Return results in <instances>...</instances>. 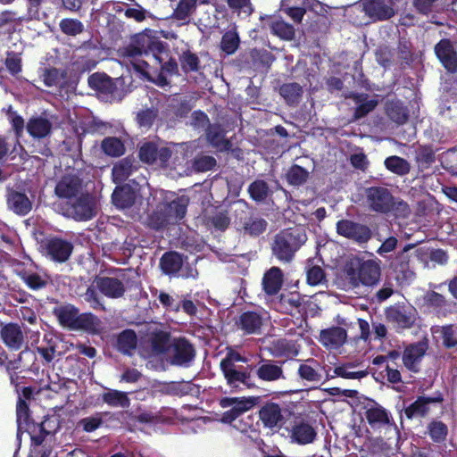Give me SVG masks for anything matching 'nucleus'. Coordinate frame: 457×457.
<instances>
[{
    "mask_svg": "<svg viewBox=\"0 0 457 457\" xmlns=\"http://www.w3.org/2000/svg\"><path fill=\"white\" fill-rule=\"evenodd\" d=\"M170 363L176 366H188L195 357V346L186 337L174 338L170 345Z\"/></svg>",
    "mask_w": 457,
    "mask_h": 457,
    "instance_id": "15",
    "label": "nucleus"
},
{
    "mask_svg": "<svg viewBox=\"0 0 457 457\" xmlns=\"http://www.w3.org/2000/svg\"><path fill=\"white\" fill-rule=\"evenodd\" d=\"M54 313L62 327L93 334L99 331L100 320L91 312L79 313V309L72 304L55 308Z\"/></svg>",
    "mask_w": 457,
    "mask_h": 457,
    "instance_id": "4",
    "label": "nucleus"
},
{
    "mask_svg": "<svg viewBox=\"0 0 457 457\" xmlns=\"http://www.w3.org/2000/svg\"><path fill=\"white\" fill-rule=\"evenodd\" d=\"M220 369L230 392L235 393L243 388L255 386L253 366L248 364V358L239 352L228 349L220 362Z\"/></svg>",
    "mask_w": 457,
    "mask_h": 457,
    "instance_id": "1",
    "label": "nucleus"
},
{
    "mask_svg": "<svg viewBox=\"0 0 457 457\" xmlns=\"http://www.w3.org/2000/svg\"><path fill=\"white\" fill-rule=\"evenodd\" d=\"M82 189V179L79 175L67 173L61 177L54 187V194L62 199L76 197Z\"/></svg>",
    "mask_w": 457,
    "mask_h": 457,
    "instance_id": "17",
    "label": "nucleus"
},
{
    "mask_svg": "<svg viewBox=\"0 0 457 457\" xmlns=\"http://www.w3.org/2000/svg\"><path fill=\"white\" fill-rule=\"evenodd\" d=\"M185 256L176 251H167L160 258L159 266L162 272L170 278H179L182 270Z\"/></svg>",
    "mask_w": 457,
    "mask_h": 457,
    "instance_id": "23",
    "label": "nucleus"
},
{
    "mask_svg": "<svg viewBox=\"0 0 457 457\" xmlns=\"http://www.w3.org/2000/svg\"><path fill=\"white\" fill-rule=\"evenodd\" d=\"M198 0H179L171 17L177 21H186L197 8Z\"/></svg>",
    "mask_w": 457,
    "mask_h": 457,
    "instance_id": "53",
    "label": "nucleus"
},
{
    "mask_svg": "<svg viewBox=\"0 0 457 457\" xmlns=\"http://www.w3.org/2000/svg\"><path fill=\"white\" fill-rule=\"evenodd\" d=\"M346 330L338 326L322 329L320 334V342L327 347L337 348L346 340Z\"/></svg>",
    "mask_w": 457,
    "mask_h": 457,
    "instance_id": "33",
    "label": "nucleus"
},
{
    "mask_svg": "<svg viewBox=\"0 0 457 457\" xmlns=\"http://www.w3.org/2000/svg\"><path fill=\"white\" fill-rule=\"evenodd\" d=\"M21 280L32 290H39L46 287L47 281L37 272L22 270L19 272Z\"/></svg>",
    "mask_w": 457,
    "mask_h": 457,
    "instance_id": "61",
    "label": "nucleus"
},
{
    "mask_svg": "<svg viewBox=\"0 0 457 457\" xmlns=\"http://www.w3.org/2000/svg\"><path fill=\"white\" fill-rule=\"evenodd\" d=\"M270 28L271 32L282 39L291 40L295 37V28L293 25L280 19H275L270 21Z\"/></svg>",
    "mask_w": 457,
    "mask_h": 457,
    "instance_id": "54",
    "label": "nucleus"
},
{
    "mask_svg": "<svg viewBox=\"0 0 457 457\" xmlns=\"http://www.w3.org/2000/svg\"><path fill=\"white\" fill-rule=\"evenodd\" d=\"M115 419V414L111 411H99L92 416L81 419L79 425L82 427L85 432L91 433L99 428L104 420Z\"/></svg>",
    "mask_w": 457,
    "mask_h": 457,
    "instance_id": "41",
    "label": "nucleus"
},
{
    "mask_svg": "<svg viewBox=\"0 0 457 457\" xmlns=\"http://www.w3.org/2000/svg\"><path fill=\"white\" fill-rule=\"evenodd\" d=\"M160 204L164 211L167 212L172 221L177 223L181 220L187 213L189 197L184 195H179L170 202L162 203Z\"/></svg>",
    "mask_w": 457,
    "mask_h": 457,
    "instance_id": "29",
    "label": "nucleus"
},
{
    "mask_svg": "<svg viewBox=\"0 0 457 457\" xmlns=\"http://www.w3.org/2000/svg\"><path fill=\"white\" fill-rule=\"evenodd\" d=\"M235 324L245 335H255L261 332L263 318L258 312L245 311L238 316Z\"/></svg>",
    "mask_w": 457,
    "mask_h": 457,
    "instance_id": "22",
    "label": "nucleus"
},
{
    "mask_svg": "<svg viewBox=\"0 0 457 457\" xmlns=\"http://www.w3.org/2000/svg\"><path fill=\"white\" fill-rule=\"evenodd\" d=\"M137 346V337L133 329L127 328L118 334L114 347L124 355L132 356Z\"/></svg>",
    "mask_w": 457,
    "mask_h": 457,
    "instance_id": "32",
    "label": "nucleus"
},
{
    "mask_svg": "<svg viewBox=\"0 0 457 457\" xmlns=\"http://www.w3.org/2000/svg\"><path fill=\"white\" fill-rule=\"evenodd\" d=\"M257 398L255 397H223L220 400V405L222 408L229 410L224 411L221 415L220 421L225 424H231L243 413L250 410L254 404Z\"/></svg>",
    "mask_w": 457,
    "mask_h": 457,
    "instance_id": "13",
    "label": "nucleus"
},
{
    "mask_svg": "<svg viewBox=\"0 0 457 457\" xmlns=\"http://www.w3.org/2000/svg\"><path fill=\"white\" fill-rule=\"evenodd\" d=\"M336 230L339 236L359 245L367 244L372 237V230L368 225L348 219L337 220Z\"/></svg>",
    "mask_w": 457,
    "mask_h": 457,
    "instance_id": "10",
    "label": "nucleus"
},
{
    "mask_svg": "<svg viewBox=\"0 0 457 457\" xmlns=\"http://www.w3.org/2000/svg\"><path fill=\"white\" fill-rule=\"evenodd\" d=\"M170 334L167 331L158 330L151 337V346L156 353H165L170 349Z\"/></svg>",
    "mask_w": 457,
    "mask_h": 457,
    "instance_id": "51",
    "label": "nucleus"
},
{
    "mask_svg": "<svg viewBox=\"0 0 457 457\" xmlns=\"http://www.w3.org/2000/svg\"><path fill=\"white\" fill-rule=\"evenodd\" d=\"M103 402L111 407L127 408L130 404V400L126 392L110 389L102 395Z\"/></svg>",
    "mask_w": 457,
    "mask_h": 457,
    "instance_id": "50",
    "label": "nucleus"
},
{
    "mask_svg": "<svg viewBox=\"0 0 457 457\" xmlns=\"http://www.w3.org/2000/svg\"><path fill=\"white\" fill-rule=\"evenodd\" d=\"M192 108L190 100L187 98H173L168 104L165 116L170 120H179L187 117Z\"/></svg>",
    "mask_w": 457,
    "mask_h": 457,
    "instance_id": "34",
    "label": "nucleus"
},
{
    "mask_svg": "<svg viewBox=\"0 0 457 457\" xmlns=\"http://www.w3.org/2000/svg\"><path fill=\"white\" fill-rule=\"evenodd\" d=\"M415 162L418 170L424 171L436 162V153L430 145H420L415 153Z\"/></svg>",
    "mask_w": 457,
    "mask_h": 457,
    "instance_id": "45",
    "label": "nucleus"
},
{
    "mask_svg": "<svg viewBox=\"0 0 457 457\" xmlns=\"http://www.w3.org/2000/svg\"><path fill=\"white\" fill-rule=\"evenodd\" d=\"M428 350V343L420 341L407 346L403 354V362L411 371L418 372L419 364Z\"/></svg>",
    "mask_w": 457,
    "mask_h": 457,
    "instance_id": "24",
    "label": "nucleus"
},
{
    "mask_svg": "<svg viewBox=\"0 0 457 457\" xmlns=\"http://www.w3.org/2000/svg\"><path fill=\"white\" fill-rule=\"evenodd\" d=\"M118 270L121 272V278L100 275L94 278L93 284L98 292L107 298H121L128 289H139L141 287V282L138 280L137 276L127 278L124 270L119 269Z\"/></svg>",
    "mask_w": 457,
    "mask_h": 457,
    "instance_id": "6",
    "label": "nucleus"
},
{
    "mask_svg": "<svg viewBox=\"0 0 457 457\" xmlns=\"http://www.w3.org/2000/svg\"><path fill=\"white\" fill-rule=\"evenodd\" d=\"M284 361H276L260 357V360L253 366V373L262 382L272 383L285 379L283 370Z\"/></svg>",
    "mask_w": 457,
    "mask_h": 457,
    "instance_id": "12",
    "label": "nucleus"
},
{
    "mask_svg": "<svg viewBox=\"0 0 457 457\" xmlns=\"http://www.w3.org/2000/svg\"><path fill=\"white\" fill-rule=\"evenodd\" d=\"M414 247L415 244H407L402 251L397 253L391 263L395 270L405 272L409 270L411 262L410 251Z\"/></svg>",
    "mask_w": 457,
    "mask_h": 457,
    "instance_id": "58",
    "label": "nucleus"
},
{
    "mask_svg": "<svg viewBox=\"0 0 457 457\" xmlns=\"http://www.w3.org/2000/svg\"><path fill=\"white\" fill-rule=\"evenodd\" d=\"M61 31L67 36L76 37L84 31V24L78 19L64 18L60 21Z\"/></svg>",
    "mask_w": 457,
    "mask_h": 457,
    "instance_id": "62",
    "label": "nucleus"
},
{
    "mask_svg": "<svg viewBox=\"0 0 457 457\" xmlns=\"http://www.w3.org/2000/svg\"><path fill=\"white\" fill-rule=\"evenodd\" d=\"M179 62L182 71L187 74L196 72L200 69V59L198 55L190 50L184 51L179 56Z\"/></svg>",
    "mask_w": 457,
    "mask_h": 457,
    "instance_id": "59",
    "label": "nucleus"
},
{
    "mask_svg": "<svg viewBox=\"0 0 457 457\" xmlns=\"http://www.w3.org/2000/svg\"><path fill=\"white\" fill-rule=\"evenodd\" d=\"M88 86L105 99H113L118 91L116 82L105 73L96 72L88 77Z\"/></svg>",
    "mask_w": 457,
    "mask_h": 457,
    "instance_id": "19",
    "label": "nucleus"
},
{
    "mask_svg": "<svg viewBox=\"0 0 457 457\" xmlns=\"http://www.w3.org/2000/svg\"><path fill=\"white\" fill-rule=\"evenodd\" d=\"M303 92V87L296 82L285 83L279 87V94L288 105H296Z\"/></svg>",
    "mask_w": 457,
    "mask_h": 457,
    "instance_id": "48",
    "label": "nucleus"
},
{
    "mask_svg": "<svg viewBox=\"0 0 457 457\" xmlns=\"http://www.w3.org/2000/svg\"><path fill=\"white\" fill-rule=\"evenodd\" d=\"M50 419L45 417V420L40 423L32 421L30 426L26 428L28 433L30 436L31 444L35 446H40L47 436L51 434L49 426Z\"/></svg>",
    "mask_w": 457,
    "mask_h": 457,
    "instance_id": "40",
    "label": "nucleus"
},
{
    "mask_svg": "<svg viewBox=\"0 0 457 457\" xmlns=\"http://www.w3.org/2000/svg\"><path fill=\"white\" fill-rule=\"evenodd\" d=\"M347 278L354 284L361 283L363 286H374L378 284L381 276L379 263L374 260H367L359 262L357 268L353 266L346 269Z\"/></svg>",
    "mask_w": 457,
    "mask_h": 457,
    "instance_id": "8",
    "label": "nucleus"
},
{
    "mask_svg": "<svg viewBox=\"0 0 457 457\" xmlns=\"http://www.w3.org/2000/svg\"><path fill=\"white\" fill-rule=\"evenodd\" d=\"M7 204L9 208L19 215H26L32 209V203L23 192L9 189L7 192Z\"/></svg>",
    "mask_w": 457,
    "mask_h": 457,
    "instance_id": "30",
    "label": "nucleus"
},
{
    "mask_svg": "<svg viewBox=\"0 0 457 457\" xmlns=\"http://www.w3.org/2000/svg\"><path fill=\"white\" fill-rule=\"evenodd\" d=\"M270 349L271 355L275 358H289L298 353L295 344L285 338L274 340Z\"/></svg>",
    "mask_w": 457,
    "mask_h": 457,
    "instance_id": "42",
    "label": "nucleus"
},
{
    "mask_svg": "<svg viewBox=\"0 0 457 457\" xmlns=\"http://www.w3.org/2000/svg\"><path fill=\"white\" fill-rule=\"evenodd\" d=\"M66 77V71H61L54 67L46 68L42 74L43 82L48 87H56Z\"/></svg>",
    "mask_w": 457,
    "mask_h": 457,
    "instance_id": "64",
    "label": "nucleus"
},
{
    "mask_svg": "<svg viewBox=\"0 0 457 457\" xmlns=\"http://www.w3.org/2000/svg\"><path fill=\"white\" fill-rule=\"evenodd\" d=\"M384 164L389 171L398 176L407 175L411 170V165L408 161L396 155L386 158Z\"/></svg>",
    "mask_w": 457,
    "mask_h": 457,
    "instance_id": "52",
    "label": "nucleus"
},
{
    "mask_svg": "<svg viewBox=\"0 0 457 457\" xmlns=\"http://www.w3.org/2000/svg\"><path fill=\"white\" fill-rule=\"evenodd\" d=\"M443 401L444 396L439 392L435 396H418L412 403L404 408V414L409 420L425 417L429 411L430 403H442Z\"/></svg>",
    "mask_w": 457,
    "mask_h": 457,
    "instance_id": "21",
    "label": "nucleus"
},
{
    "mask_svg": "<svg viewBox=\"0 0 457 457\" xmlns=\"http://www.w3.org/2000/svg\"><path fill=\"white\" fill-rule=\"evenodd\" d=\"M172 150L154 141L144 142L138 149L139 160L148 165L166 169L170 164Z\"/></svg>",
    "mask_w": 457,
    "mask_h": 457,
    "instance_id": "9",
    "label": "nucleus"
},
{
    "mask_svg": "<svg viewBox=\"0 0 457 457\" xmlns=\"http://www.w3.org/2000/svg\"><path fill=\"white\" fill-rule=\"evenodd\" d=\"M168 54V46L155 37L139 33L133 37L131 42L122 49L124 57L134 58L143 54H152L159 62H162V54Z\"/></svg>",
    "mask_w": 457,
    "mask_h": 457,
    "instance_id": "5",
    "label": "nucleus"
},
{
    "mask_svg": "<svg viewBox=\"0 0 457 457\" xmlns=\"http://www.w3.org/2000/svg\"><path fill=\"white\" fill-rule=\"evenodd\" d=\"M428 434L434 443H443L448 435V427L441 420H433L428 425Z\"/></svg>",
    "mask_w": 457,
    "mask_h": 457,
    "instance_id": "56",
    "label": "nucleus"
},
{
    "mask_svg": "<svg viewBox=\"0 0 457 457\" xmlns=\"http://www.w3.org/2000/svg\"><path fill=\"white\" fill-rule=\"evenodd\" d=\"M285 178L289 186L300 187L309 180L310 172L298 164H293L287 170Z\"/></svg>",
    "mask_w": 457,
    "mask_h": 457,
    "instance_id": "43",
    "label": "nucleus"
},
{
    "mask_svg": "<svg viewBox=\"0 0 457 457\" xmlns=\"http://www.w3.org/2000/svg\"><path fill=\"white\" fill-rule=\"evenodd\" d=\"M43 247L46 256L57 263L67 262L74 249V245L70 240L57 236L46 238Z\"/></svg>",
    "mask_w": 457,
    "mask_h": 457,
    "instance_id": "14",
    "label": "nucleus"
},
{
    "mask_svg": "<svg viewBox=\"0 0 457 457\" xmlns=\"http://www.w3.org/2000/svg\"><path fill=\"white\" fill-rule=\"evenodd\" d=\"M70 212L78 221L89 220L96 215V204L88 195H82L71 206Z\"/></svg>",
    "mask_w": 457,
    "mask_h": 457,
    "instance_id": "25",
    "label": "nucleus"
},
{
    "mask_svg": "<svg viewBox=\"0 0 457 457\" xmlns=\"http://www.w3.org/2000/svg\"><path fill=\"white\" fill-rule=\"evenodd\" d=\"M136 199V191L129 185L117 187L112 195L113 204L121 209L131 207L135 204Z\"/></svg>",
    "mask_w": 457,
    "mask_h": 457,
    "instance_id": "35",
    "label": "nucleus"
},
{
    "mask_svg": "<svg viewBox=\"0 0 457 457\" xmlns=\"http://www.w3.org/2000/svg\"><path fill=\"white\" fill-rule=\"evenodd\" d=\"M364 415L371 428H380L389 424L387 411L377 402L370 400L365 406Z\"/></svg>",
    "mask_w": 457,
    "mask_h": 457,
    "instance_id": "28",
    "label": "nucleus"
},
{
    "mask_svg": "<svg viewBox=\"0 0 457 457\" xmlns=\"http://www.w3.org/2000/svg\"><path fill=\"white\" fill-rule=\"evenodd\" d=\"M362 10L373 21H386L395 14L392 0H361Z\"/></svg>",
    "mask_w": 457,
    "mask_h": 457,
    "instance_id": "16",
    "label": "nucleus"
},
{
    "mask_svg": "<svg viewBox=\"0 0 457 457\" xmlns=\"http://www.w3.org/2000/svg\"><path fill=\"white\" fill-rule=\"evenodd\" d=\"M204 223L207 226L213 227L215 229L220 231L226 230L230 224V218L227 212H215L212 215H204Z\"/></svg>",
    "mask_w": 457,
    "mask_h": 457,
    "instance_id": "57",
    "label": "nucleus"
},
{
    "mask_svg": "<svg viewBox=\"0 0 457 457\" xmlns=\"http://www.w3.org/2000/svg\"><path fill=\"white\" fill-rule=\"evenodd\" d=\"M268 222L259 214L251 213L242 221V228L245 235L256 237L267 229Z\"/></svg>",
    "mask_w": 457,
    "mask_h": 457,
    "instance_id": "39",
    "label": "nucleus"
},
{
    "mask_svg": "<svg viewBox=\"0 0 457 457\" xmlns=\"http://www.w3.org/2000/svg\"><path fill=\"white\" fill-rule=\"evenodd\" d=\"M287 411L282 403L273 399L265 400L258 407L256 425L272 434L278 432L287 422Z\"/></svg>",
    "mask_w": 457,
    "mask_h": 457,
    "instance_id": "7",
    "label": "nucleus"
},
{
    "mask_svg": "<svg viewBox=\"0 0 457 457\" xmlns=\"http://www.w3.org/2000/svg\"><path fill=\"white\" fill-rule=\"evenodd\" d=\"M368 98L369 96L367 94H359L354 96L353 99L358 104L353 112L354 120H358L361 118H364L370 112H372L378 104V101L377 99Z\"/></svg>",
    "mask_w": 457,
    "mask_h": 457,
    "instance_id": "44",
    "label": "nucleus"
},
{
    "mask_svg": "<svg viewBox=\"0 0 457 457\" xmlns=\"http://www.w3.org/2000/svg\"><path fill=\"white\" fill-rule=\"evenodd\" d=\"M317 433L309 423L300 421L295 423L291 430L292 439L299 445H307L314 441Z\"/></svg>",
    "mask_w": 457,
    "mask_h": 457,
    "instance_id": "38",
    "label": "nucleus"
},
{
    "mask_svg": "<svg viewBox=\"0 0 457 457\" xmlns=\"http://www.w3.org/2000/svg\"><path fill=\"white\" fill-rule=\"evenodd\" d=\"M101 149L110 157H120L126 152L124 142L116 137H106L101 142Z\"/></svg>",
    "mask_w": 457,
    "mask_h": 457,
    "instance_id": "47",
    "label": "nucleus"
},
{
    "mask_svg": "<svg viewBox=\"0 0 457 457\" xmlns=\"http://www.w3.org/2000/svg\"><path fill=\"white\" fill-rule=\"evenodd\" d=\"M435 54L446 71L457 72V52L450 39H441L435 46Z\"/></svg>",
    "mask_w": 457,
    "mask_h": 457,
    "instance_id": "20",
    "label": "nucleus"
},
{
    "mask_svg": "<svg viewBox=\"0 0 457 457\" xmlns=\"http://www.w3.org/2000/svg\"><path fill=\"white\" fill-rule=\"evenodd\" d=\"M317 366H318V361L316 360H314V359L306 360L305 362L301 363L298 367L297 374H298L299 378L307 382L319 383L321 380L322 376L316 370Z\"/></svg>",
    "mask_w": 457,
    "mask_h": 457,
    "instance_id": "46",
    "label": "nucleus"
},
{
    "mask_svg": "<svg viewBox=\"0 0 457 457\" xmlns=\"http://www.w3.org/2000/svg\"><path fill=\"white\" fill-rule=\"evenodd\" d=\"M307 234L302 226H295L280 230L271 244L272 254L280 262L288 263L306 243Z\"/></svg>",
    "mask_w": 457,
    "mask_h": 457,
    "instance_id": "2",
    "label": "nucleus"
},
{
    "mask_svg": "<svg viewBox=\"0 0 457 457\" xmlns=\"http://www.w3.org/2000/svg\"><path fill=\"white\" fill-rule=\"evenodd\" d=\"M423 306L433 311L437 317H446L453 312L452 302L445 295L434 290H428L423 295Z\"/></svg>",
    "mask_w": 457,
    "mask_h": 457,
    "instance_id": "18",
    "label": "nucleus"
},
{
    "mask_svg": "<svg viewBox=\"0 0 457 457\" xmlns=\"http://www.w3.org/2000/svg\"><path fill=\"white\" fill-rule=\"evenodd\" d=\"M26 129L32 137L44 138L50 135L53 125L48 119L37 116L29 120Z\"/></svg>",
    "mask_w": 457,
    "mask_h": 457,
    "instance_id": "37",
    "label": "nucleus"
},
{
    "mask_svg": "<svg viewBox=\"0 0 457 457\" xmlns=\"http://www.w3.org/2000/svg\"><path fill=\"white\" fill-rule=\"evenodd\" d=\"M262 284L266 295H277L283 285L282 270L278 267H271L264 273Z\"/></svg>",
    "mask_w": 457,
    "mask_h": 457,
    "instance_id": "31",
    "label": "nucleus"
},
{
    "mask_svg": "<svg viewBox=\"0 0 457 457\" xmlns=\"http://www.w3.org/2000/svg\"><path fill=\"white\" fill-rule=\"evenodd\" d=\"M173 223L174 222L161 204H159L157 209L149 216V225L156 230L162 229L169 224Z\"/></svg>",
    "mask_w": 457,
    "mask_h": 457,
    "instance_id": "60",
    "label": "nucleus"
},
{
    "mask_svg": "<svg viewBox=\"0 0 457 457\" xmlns=\"http://www.w3.org/2000/svg\"><path fill=\"white\" fill-rule=\"evenodd\" d=\"M432 332L440 335L442 344L446 349H452L457 346V331L453 324L433 328Z\"/></svg>",
    "mask_w": 457,
    "mask_h": 457,
    "instance_id": "49",
    "label": "nucleus"
},
{
    "mask_svg": "<svg viewBox=\"0 0 457 457\" xmlns=\"http://www.w3.org/2000/svg\"><path fill=\"white\" fill-rule=\"evenodd\" d=\"M417 310L411 304L396 303L385 310L387 322L394 324L397 328H411L417 320Z\"/></svg>",
    "mask_w": 457,
    "mask_h": 457,
    "instance_id": "11",
    "label": "nucleus"
},
{
    "mask_svg": "<svg viewBox=\"0 0 457 457\" xmlns=\"http://www.w3.org/2000/svg\"><path fill=\"white\" fill-rule=\"evenodd\" d=\"M239 44L238 33L236 30H228L222 35L220 46L227 55H231L238 49Z\"/></svg>",
    "mask_w": 457,
    "mask_h": 457,
    "instance_id": "55",
    "label": "nucleus"
},
{
    "mask_svg": "<svg viewBox=\"0 0 457 457\" xmlns=\"http://www.w3.org/2000/svg\"><path fill=\"white\" fill-rule=\"evenodd\" d=\"M226 129L220 123H212L205 129L207 142L219 151H228L232 145L226 137Z\"/></svg>",
    "mask_w": 457,
    "mask_h": 457,
    "instance_id": "26",
    "label": "nucleus"
},
{
    "mask_svg": "<svg viewBox=\"0 0 457 457\" xmlns=\"http://www.w3.org/2000/svg\"><path fill=\"white\" fill-rule=\"evenodd\" d=\"M0 337L4 344L12 351L20 350L24 342V336L21 327L12 322L7 323L2 328Z\"/></svg>",
    "mask_w": 457,
    "mask_h": 457,
    "instance_id": "27",
    "label": "nucleus"
},
{
    "mask_svg": "<svg viewBox=\"0 0 457 457\" xmlns=\"http://www.w3.org/2000/svg\"><path fill=\"white\" fill-rule=\"evenodd\" d=\"M366 204L374 212L388 214L395 212L396 216L407 217L410 214L408 204L403 200L395 201L391 191L380 186H373L365 189Z\"/></svg>",
    "mask_w": 457,
    "mask_h": 457,
    "instance_id": "3",
    "label": "nucleus"
},
{
    "mask_svg": "<svg viewBox=\"0 0 457 457\" xmlns=\"http://www.w3.org/2000/svg\"><path fill=\"white\" fill-rule=\"evenodd\" d=\"M268 183L262 179H256L248 187V193L251 198L256 202L264 201L269 195Z\"/></svg>",
    "mask_w": 457,
    "mask_h": 457,
    "instance_id": "63",
    "label": "nucleus"
},
{
    "mask_svg": "<svg viewBox=\"0 0 457 457\" xmlns=\"http://www.w3.org/2000/svg\"><path fill=\"white\" fill-rule=\"evenodd\" d=\"M385 109L388 118L399 125L404 124L409 119V109L399 99L387 101Z\"/></svg>",
    "mask_w": 457,
    "mask_h": 457,
    "instance_id": "36",
    "label": "nucleus"
}]
</instances>
